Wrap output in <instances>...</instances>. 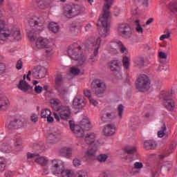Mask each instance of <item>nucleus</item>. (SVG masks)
<instances>
[{
  "instance_id": "52",
  "label": "nucleus",
  "mask_w": 177,
  "mask_h": 177,
  "mask_svg": "<svg viewBox=\"0 0 177 177\" xmlns=\"http://www.w3.org/2000/svg\"><path fill=\"white\" fill-rule=\"evenodd\" d=\"M44 1H42V0L39 1L38 2V6L39 8V9H45V6H46V4H45V2H44Z\"/></svg>"
},
{
  "instance_id": "40",
  "label": "nucleus",
  "mask_w": 177,
  "mask_h": 177,
  "mask_svg": "<svg viewBox=\"0 0 177 177\" xmlns=\"http://www.w3.org/2000/svg\"><path fill=\"white\" fill-rule=\"evenodd\" d=\"M162 168H165L167 171H170L172 168V162L171 161H167L165 162L162 166Z\"/></svg>"
},
{
  "instance_id": "25",
  "label": "nucleus",
  "mask_w": 177,
  "mask_h": 177,
  "mask_svg": "<svg viewBox=\"0 0 177 177\" xmlns=\"http://www.w3.org/2000/svg\"><path fill=\"white\" fill-rule=\"evenodd\" d=\"M96 140V134L95 133H88L85 136L84 142L86 145H93Z\"/></svg>"
},
{
  "instance_id": "1",
  "label": "nucleus",
  "mask_w": 177,
  "mask_h": 177,
  "mask_svg": "<svg viewBox=\"0 0 177 177\" xmlns=\"http://www.w3.org/2000/svg\"><path fill=\"white\" fill-rule=\"evenodd\" d=\"M114 3V0H105L103 7V13L100 15L97 23V27L102 26V28L99 30L100 37H97L92 41L93 49H99L102 45V38H106L109 34L110 22L109 21V16L110 15V8Z\"/></svg>"
},
{
  "instance_id": "27",
  "label": "nucleus",
  "mask_w": 177,
  "mask_h": 177,
  "mask_svg": "<svg viewBox=\"0 0 177 177\" xmlns=\"http://www.w3.org/2000/svg\"><path fill=\"white\" fill-rule=\"evenodd\" d=\"M121 68V63L118 60H113L110 63V70L111 71H118Z\"/></svg>"
},
{
  "instance_id": "2",
  "label": "nucleus",
  "mask_w": 177,
  "mask_h": 177,
  "mask_svg": "<svg viewBox=\"0 0 177 177\" xmlns=\"http://www.w3.org/2000/svg\"><path fill=\"white\" fill-rule=\"evenodd\" d=\"M69 127L76 138H84V131H89L92 128L91 122L87 119H83L79 124H75L74 121H69Z\"/></svg>"
},
{
  "instance_id": "15",
  "label": "nucleus",
  "mask_w": 177,
  "mask_h": 177,
  "mask_svg": "<svg viewBox=\"0 0 177 177\" xmlns=\"http://www.w3.org/2000/svg\"><path fill=\"white\" fill-rule=\"evenodd\" d=\"M85 104H86V103L84 99H82V97L80 96H77L73 100L72 107L73 109H75V110H82V109H84L85 106Z\"/></svg>"
},
{
  "instance_id": "56",
  "label": "nucleus",
  "mask_w": 177,
  "mask_h": 177,
  "mask_svg": "<svg viewBox=\"0 0 177 177\" xmlns=\"http://www.w3.org/2000/svg\"><path fill=\"white\" fill-rule=\"evenodd\" d=\"M170 153H172V149H169L165 154L160 155V160H162L165 157H167V156H168V154H170Z\"/></svg>"
},
{
  "instance_id": "46",
  "label": "nucleus",
  "mask_w": 177,
  "mask_h": 177,
  "mask_svg": "<svg viewBox=\"0 0 177 177\" xmlns=\"http://www.w3.org/2000/svg\"><path fill=\"white\" fill-rule=\"evenodd\" d=\"M80 71H81L79 68H77L75 67L71 68V74H73V75H77L80 74Z\"/></svg>"
},
{
  "instance_id": "48",
  "label": "nucleus",
  "mask_w": 177,
  "mask_h": 177,
  "mask_svg": "<svg viewBox=\"0 0 177 177\" xmlns=\"http://www.w3.org/2000/svg\"><path fill=\"white\" fill-rule=\"evenodd\" d=\"M84 95L86 97H88V99H91L92 97H91L92 93H91V90H89V89H84Z\"/></svg>"
},
{
  "instance_id": "4",
  "label": "nucleus",
  "mask_w": 177,
  "mask_h": 177,
  "mask_svg": "<svg viewBox=\"0 0 177 177\" xmlns=\"http://www.w3.org/2000/svg\"><path fill=\"white\" fill-rule=\"evenodd\" d=\"M29 25L30 26L27 29L28 37L31 42H34L37 39V36L34 34H38V32L44 30V28L42 27L41 19L37 17H33L29 21Z\"/></svg>"
},
{
  "instance_id": "12",
  "label": "nucleus",
  "mask_w": 177,
  "mask_h": 177,
  "mask_svg": "<svg viewBox=\"0 0 177 177\" xmlns=\"http://www.w3.org/2000/svg\"><path fill=\"white\" fill-rule=\"evenodd\" d=\"M62 168H64V163L61 160L54 159L51 163V171L53 175L60 176Z\"/></svg>"
},
{
  "instance_id": "51",
  "label": "nucleus",
  "mask_w": 177,
  "mask_h": 177,
  "mask_svg": "<svg viewBox=\"0 0 177 177\" xmlns=\"http://www.w3.org/2000/svg\"><path fill=\"white\" fill-rule=\"evenodd\" d=\"M106 115V113H103L102 116L101 117V121H102V122H107V121H109V117Z\"/></svg>"
},
{
  "instance_id": "54",
  "label": "nucleus",
  "mask_w": 177,
  "mask_h": 177,
  "mask_svg": "<svg viewBox=\"0 0 177 177\" xmlns=\"http://www.w3.org/2000/svg\"><path fill=\"white\" fill-rule=\"evenodd\" d=\"M115 71V75L116 78H118L119 80H121L122 78V75H121V72L120 71V69H118V71Z\"/></svg>"
},
{
  "instance_id": "58",
  "label": "nucleus",
  "mask_w": 177,
  "mask_h": 177,
  "mask_svg": "<svg viewBox=\"0 0 177 177\" xmlns=\"http://www.w3.org/2000/svg\"><path fill=\"white\" fill-rule=\"evenodd\" d=\"M30 120L31 121H32V122H37V121H38V117L37 116V115L33 114L30 117Z\"/></svg>"
},
{
  "instance_id": "18",
  "label": "nucleus",
  "mask_w": 177,
  "mask_h": 177,
  "mask_svg": "<svg viewBox=\"0 0 177 177\" xmlns=\"http://www.w3.org/2000/svg\"><path fill=\"white\" fill-rule=\"evenodd\" d=\"M17 88L18 89H19V91H21L25 93L26 92H28L30 89V91H32V86H30V84H28V82H26V75H24V80L19 81V83L17 85Z\"/></svg>"
},
{
  "instance_id": "47",
  "label": "nucleus",
  "mask_w": 177,
  "mask_h": 177,
  "mask_svg": "<svg viewBox=\"0 0 177 177\" xmlns=\"http://www.w3.org/2000/svg\"><path fill=\"white\" fill-rule=\"evenodd\" d=\"M135 169H142L143 168V163L140 162H136L134 163Z\"/></svg>"
},
{
  "instance_id": "41",
  "label": "nucleus",
  "mask_w": 177,
  "mask_h": 177,
  "mask_svg": "<svg viewBox=\"0 0 177 177\" xmlns=\"http://www.w3.org/2000/svg\"><path fill=\"white\" fill-rule=\"evenodd\" d=\"M118 117L120 120L122 118V114H124V105L123 104H119L118 106Z\"/></svg>"
},
{
  "instance_id": "32",
  "label": "nucleus",
  "mask_w": 177,
  "mask_h": 177,
  "mask_svg": "<svg viewBox=\"0 0 177 177\" xmlns=\"http://www.w3.org/2000/svg\"><path fill=\"white\" fill-rule=\"evenodd\" d=\"M81 24L79 21L73 22L70 27V31L74 32V31H77V30H80L81 28Z\"/></svg>"
},
{
  "instance_id": "20",
  "label": "nucleus",
  "mask_w": 177,
  "mask_h": 177,
  "mask_svg": "<svg viewBox=\"0 0 177 177\" xmlns=\"http://www.w3.org/2000/svg\"><path fill=\"white\" fill-rule=\"evenodd\" d=\"M60 135L57 132L48 133L47 135V142L50 145H55L57 142H59V138Z\"/></svg>"
},
{
  "instance_id": "6",
  "label": "nucleus",
  "mask_w": 177,
  "mask_h": 177,
  "mask_svg": "<svg viewBox=\"0 0 177 177\" xmlns=\"http://www.w3.org/2000/svg\"><path fill=\"white\" fill-rule=\"evenodd\" d=\"M81 46L77 44H74L68 47V56L73 60L77 62L78 66H82L85 63V57L81 52Z\"/></svg>"
},
{
  "instance_id": "60",
  "label": "nucleus",
  "mask_w": 177,
  "mask_h": 177,
  "mask_svg": "<svg viewBox=\"0 0 177 177\" xmlns=\"http://www.w3.org/2000/svg\"><path fill=\"white\" fill-rule=\"evenodd\" d=\"M13 175H15V173L10 171H8L5 174L6 177H12Z\"/></svg>"
},
{
  "instance_id": "17",
  "label": "nucleus",
  "mask_w": 177,
  "mask_h": 177,
  "mask_svg": "<svg viewBox=\"0 0 177 177\" xmlns=\"http://www.w3.org/2000/svg\"><path fill=\"white\" fill-rule=\"evenodd\" d=\"M57 111H58L59 115L62 120H68L71 114L70 107L67 106H61Z\"/></svg>"
},
{
  "instance_id": "39",
  "label": "nucleus",
  "mask_w": 177,
  "mask_h": 177,
  "mask_svg": "<svg viewBox=\"0 0 177 177\" xmlns=\"http://www.w3.org/2000/svg\"><path fill=\"white\" fill-rule=\"evenodd\" d=\"M140 23V21L138 19L135 21V24H136L137 26L136 28V30L137 32H138L139 34H142L143 33V28H142Z\"/></svg>"
},
{
  "instance_id": "5",
  "label": "nucleus",
  "mask_w": 177,
  "mask_h": 177,
  "mask_svg": "<svg viewBox=\"0 0 177 177\" xmlns=\"http://www.w3.org/2000/svg\"><path fill=\"white\" fill-rule=\"evenodd\" d=\"M85 12V7L78 4H66L64 7L63 15L66 19H74Z\"/></svg>"
},
{
  "instance_id": "24",
  "label": "nucleus",
  "mask_w": 177,
  "mask_h": 177,
  "mask_svg": "<svg viewBox=\"0 0 177 177\" xmlns=\"http://www.w3.org/2000/svg\"><path fill=\"white\" fill-rule=\"evenodd\" d=\"M157 147V142L153 140H148L144 142V149L145 150H154Z\"/></svg>"
},
{
  "instance_id": "35",
  "label": "nucleus",
  "mask_w": 177,
  "mask_h": 177,
  "mask_svg": "<svg viewBox=\"0 0 177 177\" xmlns=\"http://www.w3.org/2000/svg\"><path fill=\"white\" fill-rule=\"evenodd\" d=\"M49 115H52V112L50 111V110L48 109H42L41 112V118H46L49 117Z\"/></svg>"
},
{
  "instance_id": "21",
  "label": "nucleus",
  "mask_w": 177,
  "mask_h": 177,
  "mask_svg": "<svg viewBox=\"0 0 177 177\" xmlns=\"http://www.w3.org/2000/svg\"><path fill=\"white\" fill-rule=\"evenodd\" d=\"M111 46L112 49H117L115 46H118V49L120 50V53H127L128 49L126 48L125 46L121 42V41H113L111 43Z\"/></svg>"
},
{
  "instance_id": "16",
  "label": "nucleus",
  "mask_w": 177,
  "mask_h": 177,
  "mask_svg": "<svg viewBox=\"0 0 177 177\" xmlns=\"http://www.w3.org/2000/svg\"><path fill=\"white\" fill-rule=\"evenodd\" d=\"M45 48H49V40L43 37L37 38L35 49H45Z\"/></svg>"
},
{
  "instance_id": "45",
  "label": "nucleus",
  "mask_w": 177,
  "mask_h": 177,
  "mask_svg": "<svg viewBox=\"0 0 177 177\" xmlns=\"http://www.w3.org/2000/svg\"><path fill=\"white\" fill-rule=\"evenodd\" d=\"M76 177H88V173L85 171H79L76 174Z\"/></svg>"
},
{
  "instance_id": "59",
  "label": "nucleus",
  "mask_w": 177,
  "mask_h": 177,
  "mask_svg": "<svg viewBox=\"0 0 177 177\" xmlns=\"http://www.w3.org/2000/svg\"><path fill=\"white\" fill-rule=\"evenodd\" d=\"M159 57L160 59H167V54L164 52L159 53Z\"/></svg>"
},
{
  "instance_id": "44",
  "label": "nucleus",
  "mask_w": 177,
  "mask_h": 177,
  "mask_svg": "<svg viewBox=\"0 0 177 177\" xmlns=\"http://www.w3.org/2000/svg\"><path fill=\"white\" fill-rule=\"evenodd\" d=\"M21 145H23V140L21 139V138H16L15 142V147H21Z\"/></svg>"
},
{
  "instance_id": "29",
  "label": "nucleus",
  "mask_w": 177,
  "mask_h": 177,
  "mask_svg": "<svg viewBox=\"0 0 177 177\" xmlns=\"http://www.w3.org/2000/svg\"><path fill=\"white\" fill-rule=\"evenodd\" d=\"M48 30H50V31H52V32H54V34H56L59 32V30H60V26H59V25H57V24L55 22H50L48 24Z\"/></svg>"
},
{
  "instance_id": "53",
  "label": "nucleus",
  "mask_w": 177,
  "mask_h": 177,
  "mask_svg": "<svg viewBox=\"0 0 177 177\" xmlns=\"http://www.w3.org/2000/svg\"><path fill=\"white\" fill-rule=\"evenodd\" d=\"M22 67H23V62L19 59L17 62L16 68L17 70H21Z\"/></svg>"
},
{
  "instance_id": "26",
  "label": "nucleus",
  "mask_w": 177,
  "mask_h": 177,
  "mask_svg": "<svg viewBox=\"0 0 177 177\" xmlns=\"http://www.w3.org/2000/svg\"><path fill=\"white\" fill-rule=\"evenodd\" d=\"M8 106H9V100L6 97H0V110H7Z\"/></svg>"
},
{
  "instance_id": "9",
  "label": "nucleus",
  "mask_w": 177,
  "mask_h": 177,
  "mask_svg": "<svg viewBox=\"0 0 177 177\" xmlns=\"http://www.w3.org/2000/svg\"><path fill=\"white\" fill-rule=\"evenodd\" d=\"M133 32V30L129 24H120L118 26V34L122 38L126 39L132 38Z\"/></svg>"
},
{
  "instance_id": "31",
  "label": "nucleus",
  "mask_w": 177,
  "mask_h": 177,
  "mask_svg": "<svg viewBox=\"0 0 177 177\" xmlns=\"http://www.w3.org/2000/svg\"><path fill=\"white\" fill-rule=\"evenodd\" d=\"M124 151L127 153V154H138L136 146H126L124 148Z\"/></svg>"
},
{
  "instance_id": "49",
  "label": "nucleus",
  "mask_w": 177,
  "mask_h": 177,
  "mask_svg": "<svg viewBox=\"0 0 177 177\" xmlns=\"http://www.w3.org/2000/svg\"><path fill=\"white\" fill-rule=\"evenodd\" d=\"M106 117H108L109 120H114L117 116L115 115V113H106Z\"/></svg>"
},
{
  "instance_id": "10",
  "label": "nucleus",
  "mask_w": 177,
  "mask_h": 177,
  "mask_svg": "<svg viewBox=\"0 0 177 177\" xmlns=\"http://www.w3.org/2000/svg\"><path fill=\"white\" fill-rule=\"evenodd\" d=\"M106 83L103 80L95 79L91 83V89L95 95H102L106 92Z\"/></svg>"
},
{
  "instance_id": "43",
  "label": "nucleus",
  "mask_w": 177,
  "mask_h": 177,
  "mask_svg": "<svg viewBox=\"0 0 177 177\" xmlns=\"http://www.w3.org/2000/svg\"><path fill=\"white\" fill-rule=\"evenodd\" d=\"M42 91H44V88L39 85H35L34 87V92L37 93V95H39L42 93Z\"/></svg>"
},
{
  "instance_id": "63",
  "label": "nucleus",
  "mask_w": 177,
  "mask_h": 177,
  "mask_svg": "<svg viewBox=\"0 0 177 177\" xmlns=\"http://www.w3.org/2000/svg\"><path fill=\"white\" fill-rule=\"evenodd\" d=\"M45 49H47L46 50V53H47V55H49L50 52H52V47H50V46L49 45H48V48H45Z\"/></svg>"
},
{
  "instance_id": "50",
  "label": "nucleus",
  "mask_w": 177,
  "mask_h": 177,
  "mask_svg": "<svg viewBox=\"0 0 177 177\" xmlns=\"http://www.w3.org/2000/svg\"><path fill=\"white\" fill-rule=\"evenodd\" d=\"M82 162L81 160L78 158H75L73 160V165L75 167H80V165H81Z\"/></svg>"
},
{
  "instance_id": "30",
  "label": "nucleus",
  "mask_w": 177,
  "mask_h": 177,
  "mask_svg": "<svg viewBox=\"0 0 177 177\" xmlns=\"http://www.w3.org/2000/svg\"><path fill=\"white\" fill-rule=\"evenodd\" d=\"M60 175L62 176V177H75V176L74 175V171L69 169H62L59 174V176Z\"/></svg>"
},
{
  "instance_id": "37",
  "label": "nucleus",
  "mask_w": 177,
  "mask_h": 177,
  "mask_svg": "<svg viewBox=\"0 0 177 177\" xmlns=\"http://www.w3.org/2000/svg\"><path fill=\"white\" fill-rule=\"evenodd\" d=\"M122 65L123 67L126 68V70H128L129 68V58H128V56H123Z\"/></svg>"
},
{
  "instance_id": "14",
  "label": "nucleus",
  "mask_w": 177,
  "mask_h": 177,
  "mask_svg": "<svg viewBox=\"0 0 177 177\" xmlns=\"http://www.w3.org/2000/svg\"><path fill=\"white\" fill-rule=\"evenodd\" d=\"M24 125L23 121L19 118H15L12 119L10 123L8 124V129L10 131H13V129H20Z\"/></svg>"
},
{
  "instance_id": "55",
  "label": "nucleus",
  "mask_w": 177,
  "mask_h": 177,
  "mask_svg": "<svg viewBox=\"0 0 177 177\" xmlns=\"http://www.w3.org/2000/svg\"><path fill=\"white\" fill-rule=\"evenodd\" d=\"M170 36H171V35L169 33L162 35L160 36V41H164V39L169 38Z\"/></svg>"
},
{
  "instance_id": "57",
  "label": "nucleus",
  "mask_w": 177,
  "mask_h": 177,
  "mask_svg": "<svg viewBox=\"0 0 177 177\" xmlns=\"http://www.w3.org/2000/svg\"><path fill=\"white\" fill-rule=\"evenodd\" d=\"M89 101H90V103L91 104H93V106H97V101H96V100L92 98V97L91 98H89Z\"/></svg>"
},
{
  "instance_id": "22",
  "label": "nucleus",
  "mask_w": 177,
  "mask_h": 177,
  "mask_svg": "<svg viewBox=\"0 0 177 177\" xmlns=\"http://www.w3.org/2000/svg\"><path fill=\"white\" fill-rule=\"evenodd\" d=\"M59 153L62 157L71 158V157L73 156V149H71V148L64 147L59 149Z\"/></svg>"
},
{
  "instance_id": "33",
  "label": "nucleus",
  "mask_w": 177,
  "mask_h": 177,
  "mask_svg": "<svg viewBox=\"0 0 177 177\" xmlns=\"http://www.w3.org/2000/svg\"><path fill=\"white\" fill-rule=\"evenodd\" d=\"M169 8L173 13H177V1H172L169 4Z\"/></svg>"
},
{
  "instance_id": "64",
  "label": "nucleus",
  "mask_w": 177,
  "mask_h": 177,
  "mask_svg": "<svg viewBox=\"0 0 177 177\" xmlns=\"http://www.w3.org/2000/svg\"><path fill=\"white\" fill-rule=\"evenodd\" d=\"M5 163H2L1 165H0V171L1 172H3L5 171Z\"/></svg>"
},
{
  "instance_id": "8",
  "label": "nucleus",
  "mask_w": 177,
  "mask_h": 177,
  "mask_svg": "<svg viewBox=\"0 0 177 177\" xmlns=\"http://www.w3.org/2000/svg\"><path fill=\"white\" fill-rule=\"evenodd\" d=\"M136 86L140 92L149 91L150 88V79L146 75H140L136 80Z\"/></svg>"
},
{
  "instance_id": "61",
  "label": "nucleus",
  "mask_w": 177,
  "mask_h": 177,
  "mask_svg": "<svg viewBox=\"0 0 177 177\" xmlns=\"http://www.w3.org/2000/svg\"><path fill=\"white\" fill-rule=\"evenodd\" d=\"M46 118H47V122H48V124H52V122H53V118L52 116L49 115Z\"/></svg>"
},
{
  "instance_id": "7",
  "label": "nucleus",
  "mask_w": 177,
  "mask_h": 177,
  "mask_svg": "<svg viewBox=\"0 0 177 177\" xmlns=\"http://www.w3.org/2000/svg\"><path fill=\"white\" fill-rule=\"evenodd\" d=\"M160 98L163 100V104L169 111L175 110V101L172 99V93L161 91Z\"/></svg>"
},
{
  "instance_id": "36",
  "label": "nucleus",
  "mask_w": 177,
  "mask_h": 177,
  "mask_svg": "<svg viewBox=\"0 0 177 177\" xmlns=\"http://www.w3.org/2000/svg\"><path fill=\"white\" fill-rule=\"evenodd\" d=\"M135 64L139 67H143L145 66V58L143 57H138L135 60Z\"/></svg>"
},
{
  "instance_id": "34",
  "label": "nucleus",
  "mask_w": 177,
  "mask_h": 177,
  "mask_svg": "<svg viewBox=\"0 0 177 177\" xmlns=\"http://www.w3.org/2000/svg\"><path fill=\"white\" fill-rule=\"evenodd\" d=\"M95 154H96V149H91L87 150L85 153V157L87 158H93V157H95Z\"/></svg>"
},
{
  "instance_id": "19",
  "label": "nucleus",
  "mask_w": 177,
  "mask_h": 177,
  "mask_svg": "<svg viewBox=\"0 0 177 177\" xmlns=\"http://www.w3.org/2000/svg\"><path fill=\"white\" fill-rule=\"evenodd\" d=\"M115 124H109L104 127L102 133H104L105 136H113V135L115 133Z\"/></svg>"
},
{
  "instance_id": "13",
  "label": "nucleus",
  "mask_w": 177,
  "mask_h": 177,
  "mask_svg": "<svg viewBox=\"0 0 177 177\" xmlns=\"http://www.w3.org/2000/svg\"><path fill=\"white\" fill-rule=\"evenodd\" d=\"M62 85H63V77L62 75H57L55 77V88L59 95L64 96V95L67 93L68 90L66 88H60Z\"/></svg>"
},
{
  "instance_id": "23",
  "label": "nucleus",
  "mask_w": 177,
  "mask_h": 177,
  "mask_svg": "<svg viewBox=\"0 0 177 177\" xmlns=\"http://www.w3.org/2000/svg\"><path fill=\"white\" fill-rule=\"evenodd\" d=\"M50 106L52 107L53 109H54L55 111H57L62 106V101L59 100L58 98H52L50 100Z\"/></svg>"
},
{
  "instance_id": "11",
  "label": "nucleus",
  "mask_w": 177,
  "mask_h": 177,
  "mask_svg": "<svg viewBox=\"0 0 177 177\" xmlns=\"http://www.w3.org/2000/svg\"><path fill=\"white\" fill-rule=\"evenodd\" d=\"M28 160H34L35 162L41 167H46L48 165V158L40 156L39 153H31L28 152L27 153Z\"/></svg>"
},
{
  "instance_id": "28",
  "label": "nucleus",
  "mask_w": 177,
  "mask_h": 177,
  "mask_svg": "<svg viewBox=\"0 0 177 177\" xmlns=\"http://www.w3.org/2000/svg\"><path fill=\"white\" fill-rule=\"evenodd\" d=\"M33 75H35L37 78H44L46 75V68L42 67L38 71L34 72Z\"/></svg>"
},
{
  "instance_id": "3",
  "label": "nucleus",
  "mask_w": 177,
  "mask_h": 177,
  "mask_svg": "<svg viewBox=\"0 0 177 177\" xmlns=\"http://www.w3.org/2000/svg\"><path fill=\"white\" fill-rule=\"evenodd\" d=\"M0 17H2V11L0 10ZM9 38H12L16 41L21 39L20 30H10L5 28V21L0 20V39L1 41H6Z\"/></svg>"
},
{
  "instance_id": "62",
  "label": "nucleus",
  "mask_w": 177,
  "mask_h": 177,
  "mask_svg": "<svg viewBox=\"0 0 177 177\" xmlns=\"http://www.w3.org/2000/svg\"><path fill=\"white\" fill-rule=\"evenodd\" d=\"M153 21H154V19L153 18H149L147 22H146V26H149V24H151V23H153Z\"/></svg>"
},
{
  "instance_id": "42",
  "label": "nucleus",
  "mask_w": 177,
  "mask_h": 177,
  "mask_svg": "<svg viewBox=\"0 0 177 177\" xmlns=\"http://www.w3.org/2000/svg\"><path fill=\"white\" fill-rule=\"evenodd\" d=\"M109 156H107V155L106 154H100L97 157V160L100 162H104L106 161V160H107Z\"/></svg>"
},
{
  "instance_id": "38",
  "label": "nucleus",
  "mask_w": 177,
  "mask_h": 177,
  "mask_svg": "<svg viewBox=\"0 0 177 177\" xmlns=\"http://www.w3.org/2000/svg\"><path fill=\"white\" fill-rule=\"evenodd\" d=\"M165 131H167V126H165V124H163L161 127V130L158 132V138H164L165 135Z\"/></svg>"
}]
</instances>
